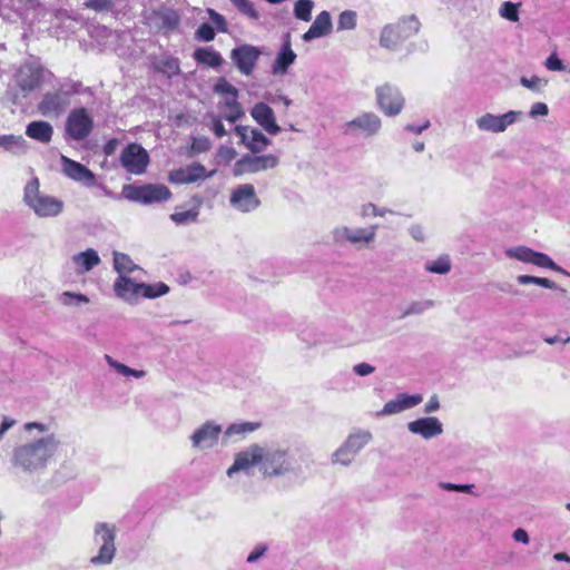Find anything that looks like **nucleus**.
Here are the masks:
<instances>
[{
	"label": "nucleus",
	"mask_w": 570,
	"mask_h": 570,
	"mask_svg": "<svg viewBox=\"0 0 570 570\" xmlns=\"http://www.w3.org/2000/svg\"><path fill=\"white\" fill-rule=\"evenodd\" d=\"M257 468L266 480L297 476V466L289 450L275 443H253L235 455L233 465L227 470L228 476Z\"/></svg>",
	"instance_id": "nucleus-1"
},
{
	"label": "nucleus",
	"mask_w": 570,
	"mask_h": 570,
	"mask_svg": "<svg viewBox=\"0 0 570 570\" xmlns=\"http://www.w3.org/2000/svg\"><path fill=\"white\" fill-rule=\"evenodd\" d=\"M52 422H27L23 431L32 438L13 451L12 464L24 473L39 474L55 459L62 444Z\"/></svg>",
	"instance_id": "nucleus-2"
},
{
	"label": "nucleus",
	"mask_w": 570,
	"mask_h": 570,
	"mask_svg": "<svg viewBox=\"0 0 570 570\" xmlns=\"http://www.w3.org/2000/svg\"><path fill=\"white\" fill-rule=\"evenodd\" d=\"M114 291L119 298L135 305L141 297L156 298L167 294L169 287L164 283L145 284L136 282L127 275H121L115 281Z\"/></svg>",
	"instance_id": "nucleus-3"
},
{
	"label": "nucleus",
	"mask_w": 570,
	"mask_h": 570,
	"mask_svg": "<svg viewBox=\"0 0 570 570\" xmlns=\"http://www.w3.org/2000/svg\"><path fill=\"white\" fill-rule=\"evenodd\" d=\"M23 199L29 208L41 218L57 217L63 210V202L46 195L39 189V180L31 179L24 187Z\"/></svg>",
	"instance_id": "nucleus-4"
},
{
	"label": "nucleus",
	"mask_w": 570,
	"mask_h": 570,
	"mask_svg": "<svg viewBox=\"0 0 570 570\" xmlns=\"http://www.w3.org/2000/svg\"><path fill=\"white\" fill-rule=\"evenodd\" d=\"M216 95L219 96V115L216 121L222 124L224 119L228 122V128L234 127L235 122L244 116V110L238 102V90L226 79L219 78L216 80Z\"/></svg>",
	"instance_id": "nucleus-5"
},
{
	"label": "nucleus",
	"mask_w": 570,
	"mask_h": 570,
	"mask_svg": "<svg viewBox=\"0 0 570 570\" xmlns=\"http://www.w3.org/2000/svg\"><path fill=\"white\" fill-rule=\"evenodd\" d=\"M117 528L112 523L97 522L94 527V542L99 546L98 553L90 558L92 566L110 564L116 556Z\"/></svg>",
	"instance_id": "nucleus-6"
},
{
	"label": "nucleus",
	"mask_w": 570,
	"mask_h": 570,
	"mask_svg": "<svg viewBox=\"0 0 570 570\" xmlns=\"http://www.w3.org/2000/svg\"><path fill=\"white\" fill-rule=\"evenodd\" d=\"M234 132L239 137L240 142L252 153L259 154L269 145L271 139L267 138L259 129L249 126H234L226 128L223 124L216 121V138Z\"/></svg>",
	"instance_id": "nucleus-7"
},
{
	"label": "nucleus",
	"mask_w": 570,
	"mask_h": 570,
	"mask_svg": "<svg viewBox=\"0 0 570 570\" xmlns=\"http://www.w3.org/2000/svg\"><path fill=\"white\" fill-rule=\"evenodd\" d=\"M377 225L367 227H350L346 225L336 226L332 230V238L335 244H351L357 248L371 246L376 238Z\"/></svg>",
	"instance_id": "nucleus-8"
},
{
	"label": "nucleus",
	"mask_w": 570,
	"mask_h": 570,
	"mask_svg": "<svg viewBox=\"0 0 570 570\" xmlns=\"http://www.w3.org/2000/svg\"><path fill=\"white\" fill-rule=\"evenodd\" d=\"M372 433L366 430H357L351 433L333 453L332 462L344 466L350 465L358 452L372 441Z\"/></svg>",
	"instance_id": "nucleus-9"
},
{
	"label": "nucleus",
	"mask_w": 570,
	"mask_h": 570,
	"mask_svg": "<svg viewBox=\"0 0 570 570\" xmlns=\"http://www.w3.org/2000/svg\"><path fill=\"white\" fill-rule=\"evenodd\" d=\"M278 165L279 158L274 154H246L234 164L232 173L235 177H240L274 169Z\"/></svg>",
	"instance_id": "nucleus-10"
},
{
	"label": "nucleus",
	"mask_w": 570,
	"mask_h": 570,
	"mask_svg": "<svg viewBox=\"0 0 570 570\" xmlns=\"http://www.w3.org/2000/svg\"><path fill=\"white\" fill-rule=\"evenodd\" d=\"M504 253L509 258L517 259L525 264H532L537 267L548 268L570 276V274L564 268L557 265L550 256L541 252H535L530 247L520 245L507 248Z\"/></svg>",
	"instance_id": "nucleus-11"
},
{
	"label": "nucleus",
	"mask_w": 570,
	"mask_h": 570,
	"mask_svg": "<svg viewBox=\"0 0 570 570\" xmlns=\"http://www.w3.org/2000/svg\"><path fill=\"white\" fill-rule=\"evenodd\" d=\"M122 195L132 202L151 204L167 200L171 194L164 185L148 184L144 186L125 185L122 187Z\"/></svg>",
	"instance_id": "nucleus-12"
},
{
	"label": "nucleus",
	"mask_w": 570,
	"mask_h": 570,
	"mask_svg": "<svg viewBox=\"0 0 570 570\" xmlns=\"http://www.w3.org/2000/svg\"><path fill=\"white\" fill-rule=\"evenodd\" d=\"M381 128V118L372 111L362 112L343 126L344 134L362 138L376 136Z\"/></svg>",
	"instance_id": "nucleus-13"
},
{
	"label": "nucleus",
	"mask_w": 570,
	"mask_h": 570,
	"mask_svg": "<svg viewBox=\"0 0 570 570\" xmlns=\"http://www.w3.org/2000/svg\"><path fill=\"white\" fill-rule=\"evenodd\" d=\"M376 102L380 110L387 117L401 114L405 99L400 89L393 85L384 83L375 89Z\"/></svg>",
	"instance_id": "nucleus-14"
},
{
	"label": "nucleus",
	"mask_w": 570,
	"mask_h": 570,
	"mask_svg": "<svg viewBox=\"0 0 570 570\" xmlns=\"http://www.w3.org/2000/svg\"><path fill=\"white\" fill-rule=\"evenodd\" d=\"M522 116L521 111L510 110L503 115H493L487 112L475 120V125L480 131L500 134L507 128L515 124Z\"/></svg>",
	"instance_id": "nucleus-15"
},
{
	"label": "nucleus",
	"mask_w": 570,
	"mask_h": 570,
	"mask_svg": "<svg viewBox=\"0 0 570 570\" xmlns=\"http://www.w3.org/2000/svg\"><path fill=\"white\" fill-rule=\"evenodd\" d=\"M122 167L130 174L141 175L146 171L149 156L145 148L138 144H129L120 155Z\"/></svg>",
	"instance_id": "nucleus-16"
},
{
	"label": "nucleus",
	"mask_w": 570,
	"mask_h": 570,
	"mask_svg": "<svg viewBox=\"0 0 570 570\" xmlns=\"http://www.w3.org/2000/svg\"><path fill=\"white\" fill-rule=\"evenodd\" d=\"M261 55L259 48L252 45H242L232 50L230 59L242 75L249 76L253 73Z\"/></svg>",
	"instance_id": "nucleus-17"
},
{
	"label": "nucleus",
	"mask_w": 570,
	"mask_h": 570,
	"mask_svg": "<svg viewBox=\"0 0 570 570\" xmlns=\"http://www.w3.org/2000/svg\"><path fill=\"white\" fill-rule=\"evenodd\" d=\"M234 209L242 213H250L259 207L261 200L252 184H242L234 188L229 198Z\"/></svg>",
	"instance_id": "nucleus-18"
},
{
	"label": "nucleus",
	"mask_w": 570,
	"mask_h": 570,
	"mask_svg": "<svg viewBox=\"0 0 570 570\" xmlns=\"http://www.w3.org/2000/svg\"><path fill=\"white\" fill-rule=\"evenodd\" d=\"M92 129V119L85 108L71 111L67 118V134L76 140L86 138Z\"/></svg>",
	"instance_id": "nucleus-19"
},
{
	"label": "nucleus",
	"mask_w": 570,
	"mask_h": 570,
	"mask_svg": "<svg viewBox=\"0 0 570 570\" xmlns=\"http://www.w3.org/2000/svg\"><path fill=\"white\" fill-rule=\"evenodd\" d=\"M407 430L424 440H431L443 434V423L436 416H423L407 423Z\"/></svg>",
	"instance_id": "nucleus-20"
},
{
	"label": "nucleus",
	"mask_w": 570,
	"mask_h": 570,
	"mask_svg": "<svg viewBox=\"0 0 570 570\" xmlns=\"http://www.w3.org/2000/svg\"><path fill=\"white\" fill-rule=\"evenodd\" d=\"M423 401V396L421 394H407L400 393L395 396V399L386 402L383 409L377 412L379 416H387L401 413L405 410H410L421 404Z\"/></svg>",
	"instance_id": "nucleus-21"
},
{
	"label": "nucleus",
	"mask_w": 570,
	"mask_h": 570,
	"mask_svg": "<svg viewBox=\"0 0 570 570\" xmlns=\"http://www.w3.org/2000/svg\"><path fill=\"white\" fill-rule=\"evenodd\" d=\"M296 57V53L292 49L291 35L286 33L276 53L275 60L272 63V73L274 76H285L289 67L295 62Z\"/></svg>",
	"instance_id": "nucleus-22"
},
{
	"label": "nucleus",
	"mask_w": 570,
	"mask_h": 570,
	"mask_svg": "<svg viewBox=\"0 0 570 570\" xmlns=\"http://www.w3.org/2000/svg\"><path fill=\"white\" fill-rule=\"evenodd\" d=\"M250 116L267 134L275 136L281 131L274 110L267 104H255L250 109Z\"/></svg>",
	"instance_id": "nucleus-23"
},
{
	"label": "nucleus",
	"mask_w": 570,
	"mask_h": 570,
	"mask_svg": "<svg viewBox=\"0 0 570 570\" xmlns=\"http://www.w3.org/2000/svg\"><path fill=\"white\" fill-rule=\"evenodd\" d=\"M62 170L70 179L83 184L87 187L96 185L95 174L80 163L61 157Z\"/></svg>",
	"instance_id": "nucleus-24"
},
{
	"label": "nucleus",
	"mask_w": 570,
	"mask_h": 570,
	"mask_svg": "<svg viewBox=\"0 0 570 570\" xmlns=\"http://www.w3.org/2000/svg\"><path fill=\"white\" fill-rule=\"evenodd\" d=\"M42 78V70L35 63L22 65L16 73L18 87L26 92L32 91L39 87Z\"/></svg>",
	"instance_id": "nucleus-25"
},
{
	"label": "nucleus",
	"mask_w": 570,
	"mask_h": 570,
	"mask_svg": "<svg viewBox=\"0 0 570 570\" xmlns=\"http://www.w3.org/2000/svg\"><path fill=\"white\" fill-rule=\"evenodd\" d=\"M68 98L62 92H48L39 104V110L43 116H58L68 106Z\"/></svg>",
	"instance_id": "nucleus-26"
},
{
	"label": "nucleus",
	"mask_w": 570,
	"mask_h": 570,
	"mask_svg": "<svg viewBox=\"0 0 570 570\" xmlns=\"http://www.w3.org/2000/svg\"><path fill=\"white\" fill-rule=\"evenodd\" d=\"M333 28L332 18L328 11L318 13L311 24L309 29L302 36V39L309 42L331 33Z\"/></svg>",
	"instance_id": "nucleus-27"
},
{
	"label": "nucleus",
	"mask_w": 570,
	"mask_h": 570,
	"mask_svg": "<svg viewBox=\"0 0 570 570\" xmlns=\"http://www.w3.org/2000/svg\"><path fill=\"white\" fill-rule=\"evenodd\" d=\"M212 173L208 174L210 176ZM207 176L205 167L200 165H189L170 173L169 180L175 184H190Z\"/></svg>",
	"instance_id": "nucleus-28"
},
{
	"label": "nucleus",
	"mask_w": 570,
	"mask_h": 570,
	"mask_svg": "<svg viewBox=\"0 0 570 570\" xmlns=\"http://www.w3.org/2000/svg\"><path fill=\"white\" fill-rule=\"evenodd\" d=\"M149 24L156 27L157 29L164 30H173L179 23V17L177 12L173 9L161 8L153 11L147 17Z\"/></svg>",
	"instance_id": "nucleus-29"
},
{
	"label": "nucleus",
	"mask_w": 570,
	"mask_h": 570,
	"mask_svg": "<svg viewBox=\"0 0 570 570\" xmlns=\"http://www.w3.org/2000/svg\"><path fill=\"white\" fill-rule=\"evenodd\" d=\"M190 441L195 450L203 451L210 448L214 442V423L207 421L196 429L190 435Z\"/></svg>",
	"instance_id": "nucleus-30"
},
{
	"label": "nucleus",
	"mask_w": 570,
	"mask_h": 570,
	"mask_svg": "<svg viewBox=\"0 0 570 570\" xmlns=\"http://www.w3.org/2000/svg\"><path fill=\"white\" fill-rule=\"evenodd\" d=\"M26 135L42 144H48L53 135L52 126L43 120L31 121L26 128Z\"/></svg>",
	"instance_id": "nucleus-31"
},
{
	"label": "nucleus",
	"mask_w": 570,
	"mask_h": 570,
	"mask_svg": "<svg viewBox=\"0 0 570 570\" xmlns=\"http://www.w3.org/2000/svg\"><path fill=\"white\" fill-rule=\"evenodd\" d=\"M72 263L75 264L78 274H85L90 272L95 266L99 265L100 257L95 249L89 248L85 252L73 255Z\"/></svg>",
	"instance_id": "nucleus-32"
},
{
	"label": "nucleus",
	"mask_w": 570,
	"mask_h": 570,
	"mask_svg": "<svg viewBox=\"0 0 570 570\" xmlns=\"http://www.w3.org/2000/svg\"><path fill=\"white\" fill-rule=\"evenodd\" d=\"M0 147L11 154L22 155L28 150V142L22 136L0 135Z\"/></svg>",
	"instance_id": "nucleus-33"
},
{
	"label": "nucleus",
	"mask_w": 570,
	"mask_h": 570,
	"mask_svg": "<svg viewBox=\"0 0 570 570\" xmlns=\"http://www.w3.org/2000/svg\"><path fill=\"white\" fill-rule=\"evenodd\" d=\"M395 27L397 28L401 38L405 40L415 36L420 31L421 23L415 14H411L400 19L395 23Z\"/></svg>",
	"instance_id": "nucleus-34"
},
{
	"label": "nucleus",
	"mask_w": 570,
	"mask_h": 570,
	"mask_svg": "<svg viewBox=\"0 0 570 570\" xmlns=\"http://www.w3.org/2000/svg\"><path fill=\"white\" fill-rule=\"evenodd\" d=\"M403 41L395 24L383 27L380 36V45L386 49H394L399 42Z\"/></svg>",
	"instance_id": "nucleus-35"
},
{
	"label": "nucleus",
	"mask_w": 570,
	"mask_h": 570,
	"mask_svg": "<svg viewBox=\"0 0 570 570\" xmlns=\"http://www.w3.org/2000/svg\"><path fill=\"white\" fill-rule=\"evenodd\" d=\"M114 267L119 276H128V274L139 269V266L136 265L128 255L118 252L114 253Z\"/></svg>",
	"instance_id": "nucleus-36"
},
{
	"label": "nucleus",
	"mask_w": 570,
	"mask_h": 570,
	"mask_svg": "<svg viewBox=\"0 0 570 570\" xmlns=\"http://www.w3.org/2000/svg\"><path fill=\"white\" fill-rule=\"evenodd\" d=\"M424 268L432 274L445 275L451 271L452 264L449 255H441L436 259L428 261Z\"/></svg>",
	"instance_id": "nucleus-37"
},
{
	"label": "nucleus",
	"mask_w": 570,
	"mask_h": 570,
	"mask_svg": "<svg viewBox=\"0 0 570 570\" xmlns=\"http://www.w3.org/2000/svg\"><path fill=\"white\" fill-rule=\"evenodd\" d=\"M58 301L61 305L66 307H79L81 305H86L90 302L89 297L80 294V293H73V292H62Z\"/></svg>",
	"instance_id": "nucleus-38"
},
{
	"label": "nucleus",
	"mask_w": 570,
	"mask_h": 570,
	"mask_svg": "<svg viewBox=\"0 0 570 570\" xmlns=\"http://www.w3.org/2000/svg\"><path fill=\"white\" fill-rule=\"evenodd\" d=\"M105 360L111 368H114L117 373L124 376H134L136 379H141L146 375L145 371L130 368L129 366L114 360L110 355H105Z\"/></svg>",
	"instance_id": "nucleus-39"
},
{
	"label": "nucleus",
	"mask_w": 570,
	"mask_h": 570,
	"mask_svg": "<svg viewBox=\"0 0 570 570\" xmlns=\"http://www.w3.org/2000/svg\"><path fill=\"white\" fill-rule=\"evenodd\" d=\"M520 7L521 2L515 3L511 1H504L499 8V14L502 19H505L510 22H518Z\"/></svg>",
	"instance_id": "nucleus-40"
},
{
	"label": "nucleus",
	"mask_w": 570,
	"mask_h": 570,
	"mask_svg": "<svg viewBox=\"0 0 570 570\" xmlns=\"http://www.w3.org/2000/svg\"><path fill=\"white\" fill-rule=\"evenodd\" d=\"M435 302L433 299H422L412 302L402 313V317L412 315H421L428 309L434 307Z\"/></svg>",
	"instance_id": "nucleus-41"
},
{
	"label": "nucleus",
	"mask_w": 570,
	"mask_h": 570,
	"mask_svg": "<svg viewBox=\"0 0 570 570\" xmlns=\"http://www.w3.org/2000/svg\"><path fill=\"white\" fill-rule=\"evenodd\" d=\"M314 2L312 0H297L294 4V16L302 21H309L312 18V10Z\"/></svg>",
	"instance_id": "nucleus-42"
},
{
	"label": "nucleus",
	"mask_w": 570,
	"mask_h": 570,
	"mask_svg": "<svg viewBox=\"0 0 570 570\" xmlns=\"http://www.w3.org/2000/svg\"><path fill=\"white\" fill-rule=\"evenodd\" d=\"M261 426L259 423L256 422H238L230 424L225 434L227 436L236 435V434H247L256 431Z\"/></svg>",
	"instance_id": "nucleus-43"
},
{
	"label": "nucleus",
	"mask_w": 570,
	"mask_h": 570,
	"mask_svg": "<svg viewBox=\"0 0 570 570\" xmlns=\"http://www.w3.org/2000/svg\"><path fill=\"white\" fill-rule=\"evenodd\" d=\"M233 6L244 16L257 20L259 13L250 0H229Z\"/></svg>",
	"instance_id": "nucleus-44"
},
{
	"label": "nucleus",
	"mask_w": 570,
	"mask_h": 570,
	"mask_svg": "<svg viewBox=\"0 0 570 570\" xmlns=\"http://www.w3.org/2000/svg\"><path fill=\"white\" fill-rule=\"evenodd\" d=\"M356 27V12L353 10H345L338 16L337 29L338 30H353Z\"/></svg>",
	"instance_id": "nucleus-45"
},
{
	"label": "nucleus",
	"mask_w": 570,
	"mask_h": 570,
	"mask_svg": "<svg viewBox=\"0 0 570 570\" xmlns=\"http://www.w3.org/2000/svg\"><path fill=\"white\" fill-rule=\"evenodd\" d=\"M520 83L532 91L540 92L547 86L548 81L538 76H532L531 78L521 77Z\"/></svg>",
	"instance_id": "nucleus-46"
},
{
	"label": "nucleus",
	"mask_w": 570,
	"mask_h": 570,
	"mask_svg": "<svg viewBox=\"0 0 570 570\" xmlns=\"http://www.w3.org/2000/svg\"><path fill=\"white\" fill-rule=\"evenodd\" d=\"M83 6L96 12H109L114 8V2L111 0H87Z\"/></svg>",
	"instance_id": "nucleus-47"
},
{
	"label": "nucleus",
	"mask_w": 570,
	"mask_h": 570,
	"mask_svg": "<svg viewBox=\"0 0 570 570\" xmlns=\"http://www.w3.org/2000/svg\"><path fill=\"white\" fill-rule=\"evenodd\" d=\"M197 213L194 210L177 212L170 215L173 222L178 225L188 224L195 222Z\"/></svg>",
	"instance_id": "nucleus-48"
},
{
	"label": "nucleus",
	"mask_w": 570,
	"mask_h": 570,
	"mask_svg": "<svg viewBox=\"0 0 570 570\" xmlns=\"http://www.w3.org/2000/svg\"><path fill=\"white\" fill-rule=\"evenodd\" d=\"M195 59L199 63H204L208 67L214 66V52L207 49H197L194 53Z\"/></svg>",
	"instance_id": "nucleus-49"
},
{
	"label": "nucleus",
	"mask_w": 570,
	"mask_h": 570,
	"mask_svg": "<svg viewBox=\"0 0 570 570\" xmlns=\"http://www.w3.org/2000/svg\"><path fill=\"white\" fill-rule=\"evenodd\" d=\"M439 488L444 491H455V492H462V493H470L472 490L471 484H454L450 482H440Z\"/></svg>",
	"instance_id": "nucleus-50"
},
{
	"label": "nucleus",
	"mask_w": 570,
	"mask_h": 570,
	"mask_svg": "<svg viewBox=\"0 0 570 570\" xmlns=\"http://www.w3.org/2000/svg\"><path fill=\"white\" fill-rule=\"evenodd\" d=\"M544 66L548 70L551 71H563L564 65L563 62L558 58L556 53H552L548 57V59L544 62Z\"/></svg>",
	"instance_id": "nucleus-51"
},
{
	"label": "nucleus",
	"mask_w": 570,
	"mask_h": 570,
	"mask_svg": "<svg viewBox=\"0 0 570 570\" xmlns=\"http://www.w3.org/2000/svg\"><path fill=\"white\" fill-rule=\"evenodd\" d=\"M210 147V141L208 138L205 137H196L193 139L191 144V150L194 153H203L205 150H208Z\"/></svg>",
	"instance_id": "nucleus-52"
},
{
	"label": "nucleus",
	"mask_w": 570,
	"mask_h": 570,
	"mask_svg": "<svg viewBox=\"0 0 570 570\" xmlns=\"http://www.w3.org/2000/svg\"><path fill=\"white\" fill-rule=\"evenodd\" d=\"M549 114V108L544 102H535L531 106L529 116L531 118L544 117Z\"/></svg>",
	"instance_id": "nucleus-53"
},
{
	"label": "nucleus",
	"mask_w": 570,
	"mask_h": 570,
	"mask_svg": "<svg viewBox=\"0 0 570 570\" xmlns=\"http://www.w3.org/2000/svg\"><path fill=\"white\" fill-rule=\"evenodd\" d=\"M217 156L226 161V163H229L230 160L235 159L236 156H237V153L236 150L233 148V147H229V146H222L219 149H218V153H217Z\"/></svg>",
	"instance_id": "nucleus-54"
},
{
	"label": "nucleus",
	"mask_w": 570,
	"mask_h": 570,
	"mask_svg": "<svg viewBox=\"0 0 570 570\" xmlns=\"http://www.w3.org/2000/svg\"><path fill=\"white\" fill-rule=\"evenodd\" d=\"M375 367L368 363H358L353 366V372L358 376H367L374 373Z\"/></svg>",
	"instance_id": "nucleus-55"
},
{
	"label": "nucleus",
	"mask_w": 570,
	"mask_h": 570,
	"mask_svg": "<svg viewBox=\"0 0 570 570\" xmlns=\"http://www.w3.org/2000/svg\"><path fill=\"white\" fill-rule=\"evenodd\" d=\"M196 35L199 39L209 41L214 39V28L210 24L204 23L199 27Z\"/></svg>",
	"instance_id": "nucleus-56"
},
{
	"label": "nucleus",
	"mask_w": 570,
	"mask_h": 570,
	"mask_svg": "<svg viewBox=\"0 0 570 570\" xmlns=\"http://www.w3.org/2000/svg\"><path fill=\"white\" fill-rule=\"evenodd\" d=\"M377 208L379 207L373 203L363 204L360 207V216L362 218L376 217Z\"/></svg>",
	"instance_id": "nucleus-57"
},
{
	"label": "nucleus",
	"mask_w": 570,
	"mask_h": 570,
	"mask_svg": "<svg viewBox=\"0 0 570 570\" xmlns=\"http://www.w3.org/2000/svg\"><path fill=\"white\" fill-rule=\"evenodd\" d=\"M409 234L412 236L413 239L417 242H424L425 240V233L424 228L420 224H413L409 227Z\"/></svg>",
	"instance_id": "nucleus-58"
},
{
	"label": "nucleus",
	"mask_w": 570,
	"mask_h": 570,
	"mask_svg": "<svg viewBox=\"0 0 570 570\" xmlns=\"http://www.w3.org/2000/svg\"><path fill=\"white\" fill-rule=\"evenodd\" d=\"M440 401L438 395H432L424 405V413L431 414L440 410Z\"/></svg>",
	"instance_id": "nucleus-59"
},
{
	"label": "nucleus",
	"mask_w": 570,
	"mask_h": 570,
	"mask_svg": "<svg viewBox=\"0 0 570 570\" xmlns=\"http://www.w3.org/2000/svg\"><path fill=\"white\" fill-rule=\"evenodd\" d=\"M543 341L549 345H553L557 343L568 344V343H570V335L558 334L554 336H544Z\"/></svg>",
	"instance_id": "nucleus-60"
},
{
	"label": "nucleus",
	"mask_w": 570,
	"mask_h": 570,
	"mask_svg": "<svg viewBox=\"0 0 570 570\" xmlns=\"http://www.w3.org/2000/svg\"><path fill=\"white\" fill-rule=\"evenodd\" d=\"M267 548L265 546H257L255 549L247 556V562L253 563L257 561L264 553L266 552Z\"/></svg>",
	"instance_id": "nucleus-61"
},
{
	"label": "nucleus",
	"mask_w": 570,
	"mask_h": 570,
	"mask_svg": "<svg viewBox=\"0 0 570 570\" xmlns=\"http://www.w3.org/2000/svg\"><path fill=\"white\" fill-rule=\"evenodd\" d=\"M512 538L517 542H521L523 544H528L529 541H530L528 532L524 529H522V528H518L517 530H514L513 533H512Z\"/></svg>",
	"instance_id": "nucleus-62"
},
{
	"label": "nucleus",
	"mask_w": 570,
	"mask_h": 570,
	"mask_svg": "<svg viewBox=\"0 0 570 570\" xmlns=\"http://www.w3.org/2000/svg\"><path fill=\"white\" fill-rule=\"evenodd\" d=\"M430 127V120H425L422 125L420 126H416V125H406L404 127V129L406 131H410V132H413L415 135H420L421 132H423L425 129H428Z\"/></svg>",
	"instance_id": "nucleus-63"
},
{
	"label": "nucleus",
	"mask_w": 570,
	"mask_h": 570,
	"mask_svg": "<svg viewBox=\"0 0 570 570\" xmlns=\"http://www.w3.org/2000/svg\"><path fill=\"white\" fill-rule=\"evenodd\" d=\"M538 278L537 276H530V275H519L517 277V282L521 285H528V284H535L538 285Z\"/></svg>",
	"instance_id": "nucleus-64"
}]
</instances>
